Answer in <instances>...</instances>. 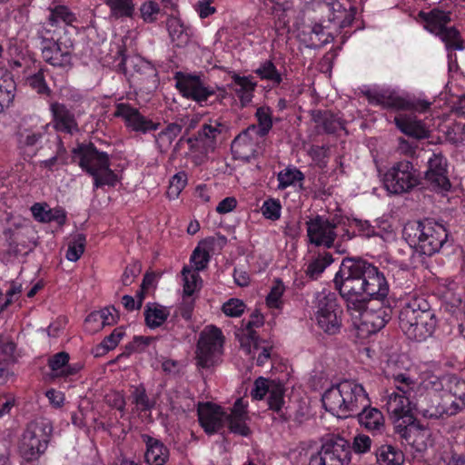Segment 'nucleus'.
<instances>
[{"instance_id": "nucleus-7", "label": "nucleus", "mask_w": 465, "mask_h": 465, "mask_svg": "<svg viewBox=\"0 0 465 465\" xmlns=\"http://www.w3.org/2000/svg\"><path fill=\"white\" fill-rule=\"evenodd\" d=\"M224 336L215 326H207L200 333L196 349V365L202 369H210L217 365L223 354Z\"/></svg>"}, {"instance_id": "nucleus-61", "label": "nucleus", "mask_w": 465, "mask_h": 465, "mask_svg": "<svg viewBox=\"0 0 465 465\" xmlns=\"http://www.w3.org/2000/svg\"><path fill=\"white\" fill-rule=\"evenodd\" d=\"M246 309L245 303L237 298H232L223 304L222 311L228 317H240Z\"/></svg>"}, {"instance_id": "nucleus-1", "label": "nucleus", "mask_w": 465, "mask_h": 465, "mask_svg": "<svg viewBox=\"0 0 465 465\" xmlns=\"http://www.w3.org/2000/svg\"><path fill=\"white\" fill-rule=\"evenodd\" d=\"M399 326L410 340L425 341L436 329L435 312L425 299L412 297L400 310Z\"/></svg>"}, {"instance_id": "nucleus-29", "label": "nucleus", "mask_w": 465, "mask_h": 465, "mask_svg": "<svg viewBox=\"0 0 465 465\" xmlns=\"http://www.w3.org/2000/svg\"><path fill=\"white\" fill-rule=\"evenodd\" d=\"M394 123L404 134L417 140L428 138L430 135L425 124L415 115L400 114L394 118Z\"/></svg>"}, {"instance_id": "nucleus-64", "label": "nucleus", "mask_w": 465, "mask_h": 465, "mask_svg": "<svg viewBox=\"0 0 465 465\" xmlns=\"http://www.w3.org/2000/svg\"><path fill=\"white\" fill-rule=\"evenodd\" d=\"M27 84L38 94H49L50 89L45 80L44 71L39 70L36 74L27 78Z\"/></svg>"}, {"instance_id": "nucleus-63", "label": "nucleus", "mask_w": 465, "mask_h": 465, "mask_svg": "<svg viewBox=\"0 0 465 465\" xmlns=\"http://www.w3.org/2000/svg\"><path fill=\"white\" fill-rule=\"evenodd\" d=\"M113 311H115L114 308H104L98 312L91 313L86 318L85 322H99L102 326L112 325L114 322Z\"/></svg>"}, {"instance_id": "nucleus-19", "label": "nucleus", "mask_w": 465, "mask_h": 465, "mask_svg": "<svg viewBox=\"0 0 465 465\" xmlns=\"http://www.w3.org/2000/svg\"><path fill=\"white\" fill-rule=\"evenodd\" d=\"M363 282L365 284V301L369 297L383 299L388 295L389 285L382 272L377 267L362 260Z\"/></svg>"}, {"instance_id": "nucleus-41", "label": "nucleus", "mask_w": 465, "mask_h": 465, "mask_svg": "<svg viewBox=\"0 0 465 465\" xmlns=\"http://www.w3.org/2000/svg\"><path fill=\"white\" fill-rule=\"evenodd\" d=\"M332 262L333 258L330 252H320L308 263L305 273L310 279L316 280Z\"/></svg>"}, {"instance_id": "nucleus-26", "label": "nucleus", "mask_w": 465, "mask_h": 465, "mask_svg": "<svg viewBox=\"0 0 465 465\" xmlns=\"http://www.w3.org/2000/svg\"><path fill=\"white\" fill-rule=\"evenodd\" d=\"M48 124L24 122L16 133L17 144L21 149L36 145L45 135Z\"/></svg>"}, {"instance_id": "nucleus-3", "label": "nucleus", "mask_w": 465, "mask_h": 465, "mask_svg": "<svg viewBox=\"0 0 465 465\" xmlns=\"http://www.w3.org/2000/svg\"><path fill=\"white\" fill-rule=\"evenodd\" d=\"M335 289L347 302L348 311H359L365 301L362 259H343L333 279Z\"/></svg>"}, {"instance_id": "nucleus-17", "label": "nucleus", "mask_w": 465, "mask_h": 465, "mask_svg": "<svg viewBox=\"0 0 465 465\" xmlns=\"http://www.w3.org/2000/svg\"><path fill=\"white\" fill-rule=\"evenodd\" d=\"M306 231L309 242L318 247L331 248L337 237L336 225L328 219L317 215L306 222Z\"/></svg>"}, {"instance_id": "nucleus-58", "label": "nucleus", "mask_w": 465, "mask_h": 465, "mask_svg": "<svg viewBox=\"0 0 465 465\" xmlns=\"http://www.w3.org/2000/svg\"><path fill=\"white\" fill-rule=\"evenodd\" d=\"M263 324V316L255 311L252 313L251 319L245 323L244 329L242 331V339L245 341H255L258 336L256 335L253 328L260 327Z\"/></svg>"}, {"instance_id": "nucleus-43", "label": "nucleus", "mask_w": 465, "mask_h": 465, "mask_svg": "<svg viewBox=\"0 0 465 465\" xmlns=\"http://www.w3.org/2000/svg\"><path fill=\"white\" fill-rule=\"evenodd\" d=\"M377 460L381 465H401L403 454L391 445H382L376 451Z\"/></svg>"}, {"instance_id": "nucleus-37", "label": "nucleus", "mask_w": 465, "mask_h": 465, "mask_svg": "<svg viewBox=\"0 0 465 465\" xmlns=\"http://www.w3.org/2000/svg\"><path fill=\"white\" fill-rule=\"evenodd\" d=\"M362 411L359 413L361 425L369 430L380 431L384 427V418L381 411L376 408L361 407Z\"/></svg>"}, {"instance_id": "nucleus-20", "label": "nucleus", "mask_w": 465, "mask_h": 465, "mask_svg": "<svg viewBox=\"0 0 465 465\" xmlns=\"http://www.w3.org/2000/svg\"><path fill=\"white\" fill-rule=\"evenodd\" d=\"M176 87L184 97L191 98L199 104L206 102L215 94V90L206 86L199 76L192 74L178 77Z\"/></svg>"}, {"instance_id": "nucleus-14", "label": "nucleus", "mask_w": 465, "mask_h": 465, "mask_svg": "<svg viewBox=\"0 0 465 465\" xmlns=\"http://www.w3.org/2000/svg\"><path fill=\"white\" fill-rule=\"evenodd\" d=\"M121 64L126 72L133 70V82L141 91L150 93L156 89L159 82L157 70L149 62L140 56H132L124 57Z\"/></svg>"}, {"instance_id": "nucleus-56", "label": "nucleus", "mask_w": 465, "mask_h": 465, "mask_svg": "<svg viewBox=\"0 0 465 465\" xmlns=\"http://www.w3.org/2000/svg\"><path fill=\"white\" fill-rule=\"evenodd\" d=\"M317 117L318 119H316V122L321 123L323 130L328 134H334L339 130L343 129L341 120L330 113H319Z\"/></svg>"}, {"instance_id": "nucleus-4", "label": "nucleus", "mask_w": 465, "mask_h": 465, "mask_svg": "<svg viewBox=\"0 0 465 465\" xmlns=\"http://www.w3.org/2000/svg\"><path fill=\"white\" fill-rule=\"evenodd\" d=\"M392 379L395 390L385 392L382 397V407L386 410L389 418L399 424L404 418H408L409 420L412 419L417 381L406 373L393 375Z\"/></svg>"}, {"instance_id": "nucleus-38", "label": "nucleus", "mask_w": 465, "mask_h": 465, "mask_svg": "<svg viewBox=\"0 0 465 465\" xmlns=\"http://www.w3.org/2000/svg\"><path fill=\"white\" fill-rule=\"evenodd\" d=\"M182 127L177 124H170L167 127L155 135V144L161 153H166L174 139L181 134Z\"/></svg>"}, {"instance_id": "nucleus-21", "label": "nucleus", "mask_w": 465, "mask_h": 465, "mask_svg": "<svg viewBox=\"0 0 465 465\" xmlns=\"http://www.w3.org/2000/svg\"><path fill=\"white\" fill-rule=\"evenodd\" d=\"M395 429L400 437L405 440L418 452H422L427 449V441L430 436L429 430L419 422L411 421L408 425L399 423Z\"/></svg>"}, {"instance_id": "nucleus-36", "label": "nucleus", "mask_w": 465, "mask_h": 465, "mask_svg": "<svg viewBox=\"0 0 465 465\" xmlns=\"http://www.w3.org/2000/svg\"><path fill=\"white\" fill-rule=\"evenodd\" d=\"M167 30L173 43L178 47L185 46L190 41V34L182 21L171 16L166 21Z\"/></svg>"}, {"instance_id": "nucleus-53", "label": "nucleus", "mask_w": 465, "mask_h": 465, "mask_svg": "<svg viewBox=\"0 0 465 465\" xmlns=\"http://www.w3.org/2000/svg\"><path fill=\"white\" fill-rule=\"evenodd\" d=\"M31 212L34 218L42 223H50L60 218L59 211L50 209L47 204L35 203Z\"/></svg>"}, {"instance_id": "nucleus-13", "label": "nucleus", "mask_w": 465, "mask_h": 465, "mask_svg": "<svg viewBox=\"0 0 465 465\" xmlns=\"http://www.w3.org/2000/svg\"><path fill=\"white\" fill-rule=\"evenodd\" d=\"M40 49L43 60L54 67L67 69L72 66L74 42L70 38L40 37Z\"/></svg>"}, {"instance_id": "nucleus-49", "label": "nucleus", "mask_w": 465, "mask_h": 465, "mask_svg": "<svg viewBox=\"0 0 465 465\" xmlns=\"http://www.w3.org/2000/svg\"><path fill=\"white\" fill-rule=\"evenodd\" d=\"M333 36L322 25H314L310 33L311 46L320 48L331 43Z\"/></svg>"}, {"instance_id": "nucleus-42", "label": "nucleus", "mask_w": 465, "mask_h": 465, "mask_svg": "<svg viewBox=\"0 0 465 465\" xmlns=\"http://www.w3.org/2000/svg\"><path fill=\"white\" fill-rule=\"evenodd\" d=\"M242 345L248 346V352L252 354L253 357H256V361L259 366H263L268 362L271 358V351L272 347L264 344V342H260L258 338L255 341H244L241 340Z\"/></svg>"}, {"instance_id": "nucleus-25", "label": "nucleus", "mask_w": 465, "mask_h": 465, "mask_svg": "<svg viewBox=\"0 0 465 465\" xmlns=\"http://www.w3.org/2000/svg\"><path fill=\"white\" fill-rule=\"evenodd\" d=\"M262 140L258 134H249L246 128L232 141V149L238 157L250 159L259 153V144Z\"/></svg>"}, {"instance_id": "nucleus-2", "label": "nucleus", "mask_w": 465, "mask_h": 465, "mask_svg": "<svg viewBox=\"0 0 465 465\" xmlns=\"http://www.w3.org/2000/svg\"><path fill=\"white\" fill-rule=\"evenodd\" d=\"M326 411L332 415L345 419L369 404L368 394L363 386L353 380H344L331 386L322 395Z\"/></svg>"}, {"instance_id": "nucleus-18", "label": "nucleus", "mask_w": 465, "mask_h": 465, "mask_svg": "<svg viewBox=\"0 0 465 465\" xmlns=\"http://www.w3.org/2000/svg\"><path fill=\"white\" fill-rule=\"evenodd\" d=\"M114 116L122 118L127 128L137 133L146 134L147 132L157 130L160 126L159 123H153L143 115L137 108L128 104H118Z\"/></svg>"}, {"instance_id": "nucleus-51", "label": "nucleus", "mask_w": 465, "mask_h": 465, "mask_svg": "<svg viewBox=\"0 0 465 465\" xmlns=\"http://www.w3.org/2000/svg\"><path fill=\"white\" fill-rule=\"evenodd\" d=\"M183 280V294L190 297L198 289L201 281L197 272H193L187 266L182 271Z\"/></svg>"}, {"instance_id": "nucleus-23", "label": "nucleus", "mask_w": 465, "mask_h": 465, "mask_svg": "<svg viewBox=\"0 0 465 465\" xmlns=\"http://www.w3.org/2000/svg\"><path fill=\"white\" fill-rule=\"evenodd\" d=\"M446 165V160L440 154H433L428 161L425 179L435 189L448 191L450 188Z\"/></svg>"}, {"instance_id": "nucleus-8", "label": "nucleus", "mask_w": 465, "mask_h": 465, "mask_svg": "<svg viewBox=\"0 0 465 465\" xmlns=\"http://www.w3.org/2000/svg\"><path fill=\"white\" fill-rule=\"evenodd\" d=\"M414 232L420 252L428 256L438 252L448 240V232L443 224L432 220H424L405 227V232Z\"/></svg>"}, {"instance_id": "nucleus-55", "label": "nucleus", "mask_w": 465, "mask_h": 465, "mask_svg": "<svg viewBox=\"0 0 465 465\" xmlns=\"http://www.w3.org/2000/svg\"><path fill=\"white\" fill-rule=\"evenodd\" d=\"M285 291L283 282L277 279L266 297V303L270 308L280 309L282 304V295Z\"/></svg>"}, {"instance_id": "nucleus-11", "label": "nucleus", "mask_w": 465, "mask_h": 465, "mask_svg": "<svg viewBox=\"0 0 465 465\" xmlns=\"http://www.w3.org/2000/svg\"><path fill=\"white\" fill-rule=\"evenodd\" d=\"M420 183V173L410 161L395 163L384 175L386 189L395 194L408 193Z\"/></svg>"}, {"instance_id": "nucleus-35", "label": "nucleus", "mask_w": 465, "mask_h": 465, "mask_svg": "<svg viewBox=\"0 0 465 465\" xmlns=\"http://www.w3.org/2000/svg\"><path fill=\"white\" fill-rule=\"evenodd\" d=\"M258 124H252L247 128V133L250 134H258L260 137L264 138L272 127V112L269 106L258 107L255 113Z\"/></svg>"}, {"instance_id": "nucleus-9", "label": "nucleus", "mask_w": 465, "mask_h": 465, "mask_svg": "<svg viewBox=\"0 0 465 465\" xmlns=\"http://www.w3.org/2000/svg\"><path fill=\"white\" fill-rule=\"evenodd\" d=\"M314 316L318 327L327 334H336L341 327V313L333 293L318 292L315 296Z\"/></svg>"}, {"instance_id": "nucleus-5", "label": "nucleus", "mask_w": 465, "mask_h": 465, "mask_svg": "<svg viewBox=\"0 0 465 465\" xmlns=\"http://www.w3.org/2000/svg\"><path fill=\"white\" fill-rule=\"evenodd\" d=\"M73 153L79 156V165L94 178V190L104 185L114 186L117 175L110 168L108 154L99 152L94 144L79 145Z\"/></svg>"}, {"instance_id": "nucleus-27", "label": "nucleus", "mask_w": 465, "mask_h": 465, "mask_svg": "<svg viewBox=\"0 0 465 465\" xmlns=\"http://www.w3.org/2000/svg\"><path fill=\"white\" fill-rule=\"evenodd\" d=\"M365 95L370 104L381 105L386 109L403 110L405 97L391 89L369 90Z\"/></svg>"}, {"instance_id": "nucleus-15", "label": "nucleus", "mask_w": 465, "mask_h": 465, "mask_svg": "<svg viewBox=\"0 0 465 465\" xmlns=\"http://www.w3.org/2000/svg\"><path fill=\"white\" fill-rule=\"evenodd\" d=\"M387 308H379L372 310L366 307L363 302V308L359 311H349L354 317V325L357 329L366 334H372L382 329L390 321L391 315Z\"/></svg>"}, {"instance_id": "nucleus-39", "label": "nucleus", "mask_w": 465, "mask_h": 465, "mask_svg": "<svg viewBox=\"0 0 465 465\" xmlns=\"http://www.w3.org/2000/svg\"><path fill=\"white\" fill-rule=\"evenodd\" d=\"M253 72L261 80L270 82L272 87L278 86L282 82V74L270 59L261 62Z\"/></svg>"}, {"instance_id": "nucleus-28", "label": "nucleus", "mask_w": 465, "mask_h": 465, "mask_svg": "<svg viewBox=\"0 0 465 465\" xmlns=\"http://www.w3.org/2000/svg\"><path fill=\"white\" fill-rule=\"evenodd\" d=\"M175 4L173 0H147L139 7L140 16L146 24H153L163 17L168 10H173Z\"/></svg>"}, {"instance_id": "nucleus-31", "label": "nucleus", "mask_w": 465, "mask_h": 465, "mask_svg": "<svg viewBox=\"0 0 465 465\" xmlns=\"http://www.w3.org/2000/svg\"><path fill=\"white\" fill-rule=\"evenodd\" d=\"M145 444L144 458L149 464L164 465L169 459V450L160 440L148 434L141 436Z\"/></svg>"}, {"instance_id": "nucleus-48", "label": "nucleus", "mask_w": 465, "mask_h": 465, "mask_svg": "<svg viewBox=\"0 0 465 465\" xmlns=\"http://www.w3.org/2000/svg\"><path fill=\"white\" fill-rule=\"evenodd\" d=\"M15 360V344L7 336L0 335V363L7 366Z\"/></svg>"}, {"instance_id": "nucleus-32", "label": "nucleus", "mask_w": 465, "mask_h": 465, "mask_svg": "<svg viewBox=\"0 0 465 465\" xmlns=\"http://www.w3.org/2000/svg\"><path fill=\"white\" fill-rule=\"evenodd\" d=\"M256 85L257 84L252 81V76H240L233 73L232 83L228 84L227 87L234 92L242 106L244 107L252 102Z\"/></svg>"}, {"instance_id": "nucleus-6", "label": "nucleus", "mask_w": 465, "mask_h": 465, "mask_svg": "<svg viewBox=\"0 0 465 465\" xmlns=\"http://www.w3.org/2000/svg\"><path fill=\"white\" fill-rule=\"evenodd\" d=\"M52 430V424L46 419L41 418L28 423L19 443L22 457L28 461L38 460L47 449Z\"/></svg>"}, {"instance_id": "nucleus-33", "label": "nucleus", "mask_w": 465, "mask_h": 465, "mask_svg": "<svg viewBox=\"0 0 465 465\" xmlns=\"http://www.w3.org/2000/svg\"><path fill=\"white\" fill-rule=\"evenodd\" d=\"M69 354L65 351L58 352L48 360L52 376L54 378H69L79 372L82 365L79 363L69 364Z\"/></svg>"}, {"instance_id": "nucleus-50", "label": "nucleus", "mask_w": 465, "mask_h": 465, "mask_svg": "<svg viewBox=\"0 0 465 465\" xmlns=\"http://www.w3.org/2000/svg\"><path fill=\"white\" fill-rule=\"evenodd\" d=\"M268 405L271 410L280 411L284 403V388L280 381H276L271 384V391L268 393Z\"/></svg>"}, {"instance_id": "nucleus-59", "label": "nucleus", "mask_w": 465, "mask_h": 465, "mask_svg": "<svg viewBox=\"0 0 465 465\" xmlns=\"http://www.w3.org/2000/svg\"><path fill=\"white\" fill-rule=\"evenodd\" d=\"M187 183V175L183 172L174 174L170 180V184L166 192L170 199H175L179 196Z\"/></svg>"}, {"instance_id": "nucleus-30", "label": "nucleus", "mask_w": 465, "mask_h": 465, "mask_svg": "<svg viewBox=\"0 0 465 465\" xmlns=\"http://www.w3.org/2000/svg\"><path fill=\"white\" fill-rule=\"evenodd\" d=\"M247 420L246 405L243 404L242 399L240 398L234 402L231 413L225 414L224 420H227L228 427L232 432L247 436L250 433V429L246 424Z\"/></svg>"}, {"instance_id": "nucleus-16", "label": "nucleus", "mask_w": 465, "mask_h": 465, "mask_svg": "<svg viewBox=\"0 0 465 465\" xmlns=\"http://www.w3.org/2000/svg\"><path fill=\"white\" fill-rule=\"evenodd\" d=\"M440 400L437 389L428 390L417 382L413 401V410L417 415L425 419L442 418L443 410L440 406Z\"/></svg>"}, {"instance_id": "nucleus-54", "label": "nucleus", "mask_w": 465, "mask_h": 465, "mask_svg": "<svg viewBox=\"0 0 465 465\" xmlns=\"http://www.w3.org/2000/svg\"><path fill=\"white\" fill-rule=\"evenodd\" d=\"M132 403L135 405L136 410L140 411H149L153 407V401H152L147 394L146 391L143 386L135 387L131 392Z\"/></svg>"}, {"instance_id": "nucleus-10", "label": "nucleus", "mask_w": 465, "mask_h": 465, "mask_svg": "<svg viewBox=\"0 0 465 465\" xmlns=\"http://www.w3.org/2000/svg\"><path fill=\"white\" fill-rule=\"evenodd\" d=\"M351 445L340 436L327 438L321 449L311 455L308 465H348Z\"/></svg>"}, {"instance_id": "nucleus-22", "label": "nucleus", "mask_w": 465, "mask_h": 465, "mask_svg": "<svg viewBox=\"0 0 465 465\" xmlns=\"http://www.w3.org/2000/svg\"><path fill=\"white\" fill-rule=\"evenodd\" d=\"M224 417L225 413L218 405L210 402L199 405V421L204 431L208 434H213L223 427Z\"/></svg>"}, {"instance_id": "nucleus-12", "label": "nucleus", "mask_w": 465, "mask_h": 465, "mask_svg": "<svg viewBox=\"0 0 465 465\" xmlns=\"http://www.w3.org/2000/svg\"><path fill=\"white\" fill-rule=\"evenodd\" d=\"M424 27L440 36L448 49H462V40L459 31L453 26L447 25L450 22L448 13L434 9L424 15Z\"/></svg>"}, {"instance_id": "nucleus-24", "label": "nucleus", "mask_w": 465, "mask_h": 465, "mask_svg": "<svg viewBox=\"0 0 465 465\" xmlns=\"http://www.w3.org/2000/svg\"><path fill=\"white\" fill-rule=\"evenodd\" d=\"M54 128L58 132L73 134L79 131L74 114L63 104L53 103L50 105Z\"/></svg>"}, {"instance_id": "nucleus-52", "label": "nucleus", "mask_w": 465, "mask_h": 465, "mask_svg": "<svg viewBox=\"0 0 465 465\" xmlns=\"http://www.w3.org/2000/svg\"><path fill=\"white\" fill-rule=\"evenodd\" d=\"M74 15L64 5H56L50 9L49 22L52 25L64 22L66 25H72L75 21Z\"/></svg>"}, {"instance_id": "nucleus-47", "label": "nucleus", "mask_w": 465, "mask_h": 465, "mask_svg": "<svg viewBox=\"0 0 465 465\" xmlns=\"http://www.w3.org/2000/svg\"><path fill=\"white\" fill-rule=\"evenodd\" d=\"M440 397V406L443 410V416H452L460 412L464 407V403H460L458 399H455L448 392H446L443 389L440 392H439Z\"/></svg>"}, {"instance_id": "nucleus-57", "label": "nucleus", "mask_w": 465, "mask_h": 465, "mask_svg": "<svg viewBox=\"0 0 465 465\" xmlns=\"http://www.w3.org/2000/svg\"><path fill=\"white\" fill-rule=\"evenodd\" d=\"M85 236L84 234H77L73 241L69 242L66 252V259L71 262H76L80 259L84 252Z\"/></svg>"}, {"instance_id": "nucleus-45", "label": "nucleus", "mask_w": 465, "mask_h": 465, "mask_svg": "<svg viewBox=\"0 0 465 465\" xmlns=\"http://www.w3.org/2000/svg\"><path fill=\"white\" fill-rule=\"evenodd\" d=\"M15 84L9 74L0 78V113L8 107L15 98Z\"/></svg>"}, {"instance_id": "nucleus-40", "label": "nucleus", "mask_w": 465, "mask_h": 465, "mask_svg": "<svg viewBox=\"0 0 465 465\" xmlns=\"http://www.w3.org/2000/svg\"><path fill=\"white\" fill-rule=\"evenodd\" d=\"M170 312L168 308L157 303L147 304L144 310L146 325L154 329L161 326L168 318Z\"/></svg>"}, {"instance_id": "nucleus-62", "label": "nucleus", "mask_w": 465, "mask_h": 465, "mask_svg": "<svg viewBox=\"0 0 465 465\" xmlns=\"http://www.w3.org/2000/svg\"><path fill=\"white\" fill-rule=\"evenodd\" d=\"M281 209L282 206L280 202L275 199L266 200L261 208L263 216L272 221L278 220L280 218Z\"/></svg>"}, {"instance_id": "nucleus-46", "label": "nucleus", "mask_w": 465, "mask_h": 465, "mask_svg": "<svg viewBox=\"0 0 465 465\" xmlns=\"http://www.w3.org/2000/svg\"><path fill=\"white\" fill-rule=\"evenodd\" d=\"M444 391L465 404V381L450 375L444 378Z\"/></svg>"}, {"instance_id": "nucleus-60", "label": "nucleus", "mask_w": 465, "mask_h": 465, "mask_svg": "<svg viewBox=\"0 0 465 465\" xmlns=\"http://www.w3.org/2000/svg\"><path fill=\"white\" fill-rule=\"evenodd\" d=\"M274 380H269L263 377H259L253 383V388L251 391V396L253 400H262L264 396L270 392L271 384Z\"/></svg>"}, {"instance_id": "nucleus-44", "label": "nucleus", "mask_w": 465, "mask_h": 465, "mask_svg": "<svg viewBox=\"0 0 465 465\" xmlns=\"http://www.w3.org/2000/svg\"><path fill=\"white\" fill-rule=\"evenodd\" d=\"M277 180L279 182L278 190H284L302 183L304 180V174L295 167H287L278 173Z\"/></svg>"}, {"instance_id": "nucleus-34", "label": "nucleus", "mask_w": 465, "mask_h": 465, "mask_svg": "<svg viewBox=\"0 0 465 465\" xmlns=\"http://www.w3.org/2000/svg\"><path fill=\"white\" fill-rule=\"evenodd\" d=\"M109 8V17L114 21L133 19L135 14L134 0H105Z\"/></svg>"}]
</instances>
